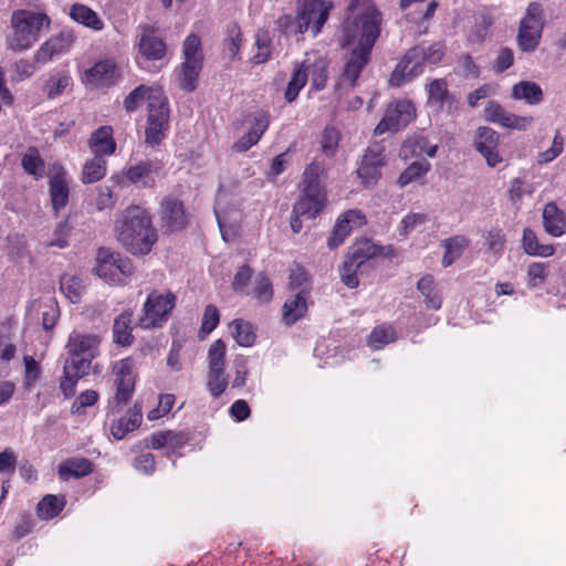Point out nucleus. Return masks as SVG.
Wrapping results in <instances>:
<instances>
[{
	"mask_svg": "<svg viewBox=\"0 0 566 566\" xmlns=\"http://www.w3.org/2000/svg\"><path fill=\"white\" fill-rule=\"evenodd\" d=\"M118 241L133 254L145 255L157 241L156 229L147 211L138 206L125 209L115 223Z\"/></svg>",
	"mask_w": 566,
	"mask_h": 566,
	"instance_id": "obj_1",
	"label": "nucleus"
},
{
	"mask_svg": "<svg viewBox=\"0 0 566 566\" xmlns=\"http://www.w3.org/2000/svg\"><path fill=\"white\" fill-rule=\"evenodd\" d=\"M380 23V14L369 0H352L343 27V45L373 49Z\"/></svg>",
	"mask_w": 566,
	"mask_h": 566,
	"instance_id": "obj_2",
	"label": "nucleus"
},
{
	"mask_svg": "<svg viewBox=\"0 0 566 566\" xmlns=\"http://www.w3.org/2000/svg\"><path fill=\"white\" fill-rule=\"evenodd\" d=\"M49 24V17L42 12L15 10L11 15L12 32L7 36L8 48L14 52L30 49L38 41L41 30Z\"/></svg>",
	"mask_w": 566,
	"mask_h": 566,
	"instance_id": "obj_3",
	"label": "nucleus"
},
{
	"mask_svg": "<svg viewBox=\"0 0 566 566\" xmlns=\"http://www.w3.org/2000/svg\"><path fill=\"white\" fill-rule=\"evenodd\" d=\"M443 56V45L440 42L428 48L416 46L409 50L391 73L389 84L400 86L423 72V62L436 64Z\"/></svg>",
	"mask_w": 566,
	"mask_h": 566,
	"instance_id": "obj_4",
	"label": "nucleus"
},
{
	"mask_svg": "<svg viewBox=\"0 0 566 566\" xmlns=\"http://www.w3.org/2000/svg\"><path fill=\"white\" fill-rule=\"evenodd\" d=\"M101 337L97 334L74 329L65 345V361L90 371L94 358L99 354Z\"/></svg>",
	"mask_w": 566,
	"mask_h": 566,
	"instance_id": "obj_5",
	"label": "nucleus"
},
{
	"mask_svg": "<svg viewBox=\"0 0 566 566\" xmlns=\"http://www.w3.org/2000/svg\"><path fill=\"white\" fill-rule=\"evenodd\" d=\"M333 7L332 0H298L296 31L301 34L311 31L312 35L316 36L326 23Z\"/></svg>",
	"mask_w": 566,
	"mask_h": 566,
	"instance_id": "obj_6",
	"label": "nucleus"
},
{
	"mask_svg": "<svg viewBox=\"0 0 566 566\" xmlns=\"http://www.w3.org/2000/svg\"><path fill=\"white\" fill-rule=\"evenodd\" d=\"M96 274L109 284H125L133 275L130 260L120 253L102 248L98 250Z\"/></svg>",
	"mask_w": 566,
	"mask_h": 566,
	"instance_id": "obj_7",
	"label": "nucleus"
},
{
	"mask_svg": "<svg viewBox=\"0 0 566 566\" xmlns=\"http://www.w3.org/2000/svg\"><path fill=\"white\" fill-rule=\"evenodd\" d=\"M176 296L171 292L153 291L146 298L138 325L146 329L161 327L175 307Z\"/></svg>",
	"mask_w": 566,
	"mask_h": 566,
	"instance_id": "obj_8",
	"label": "nucleus"
},
{
	"mask_svg": "<svg viewBox=\"0 0 566 566\" xmlns=\"http://www.w3.org/2000/svg\"><path fill=\"white\" fill-rule=\"evenodd\" d=\"M214 214L223 240L230 241L235 238L241 219L239 200L220 188L216 198Z\"/></svg>",
	"mask_w": 566,
	"mask_h": 566,
	"instance_id": "obj_9",
	"label": "nucleus"
},
{
	"mask_svg": "<svg viewBox=\"0 0 566 566\" xmlns=\"http://www.w3.org/2000/svg\"><path fill=\"white\" fill-rule=\"evenodd\" d=\"M544 27L543 9L539 3L532 2L526 9L518 29L517 41L520 48L525 52L534 51L541 40Z\"/></svg>",
	"mask_w": 566,
	"mask_h": 566,
	"instance_id": "obj_10",
	"label": "nucleus"
},
{
	"mask_svg": "<svg viewBox=\"0 0 566 566\" xmlns=\"http://www.w3.org/2000/svg\"><path fill=\"white\" fill-rule=\"evenodd\" d=\"M153 101L155 107L148 111L145 134L146 143L150 146H156L165 138V133L168 128L169 111L164 93L155 90Z\"/></svg>",
	"mask_w": 566,
	"mask_h": 566,
	"instance_id": "obj_11",
	"label": "nucleus"
},
{
	"mask_svg": "<svg viewBox=\"0 0 566 566\" xmlns=\"http://www.w3.org/2000/svg\"><path fill=\"white\" fill-rule=\"evenodd\" d=\"M123 175L127 181L139 188H153L157 179L164 176V163L158 158L137 160L128 165Z\"/></svg>",
	"mask_w": 566,
	"mask_h": 566,
	"instance_id": "obj_12",
	"label": "nucleus"
},
{
	"mask_svg": "<svg viewBox=\"0 0 566 566\" xmlns=\"http://www.w3.org/2000/svg\"><path fill=\"white\" fill-rule=\"evenodd\" d=\"M416 109L408 99L397 101L389 105L384 118L375 128L376 135H382L388 132H397L408 125L415 117Z\"/></svg>",
	"mask_w": 566,
	"mask_h": 566,
	"instance_id": "obj_13",
	"label": "nucleus"
},
{
	"mask_svg": "<svg viewBox=\"0 0 566 566\" xmlns=\"http://www.w3.org/2000/svg\"><path fill=\"white\" fill-rule=\"evenodd\" d=\"M119 69L112 59L97 61L93 66L85 70L83 82L91 87H109L117 83Z\"/></svg>",
	"mask_w": 566,
	"mask_h": 566,
	"instance_id": "obj_14",
	"label": "nucleus"
},
{
	"mask_svg": "<svg viewBox=\"0 0 566 566\" xmlns=\"http://www.w3.org/2000/svg\"><path fill=\"white\" fill-rule=\"evenodd\" d=\"M366 223L365 214L357 209L347 210L342 213L333 228V231L327 240L329 249H336L344 243L349 233L363 227Z\"/></svg>",
	"mask_w": 566,
	"mask_h": 566,
	"instance_id": "obj_15",
	"label": "nucleus"
},
{
	"mask_svg": "<svg viewBox=\"0 0 566 566\" xmlns=\"http://www.w3.org/2000/svg\"><path fill=\"white\" fill-rule=\"evenodd\" d=\"M484 118L505 128L525 130L533 122L531 116H518L504 109L497 102L488 103Z\"/></svg>",
	"mask_w": 566,
	"mask_h": 566,
	"instance_id": "obj_16",
	"label": "nucleus"
},
{
	"mask_svg": "<svg viewBox=\"0 0 566 566\" xmlns=\"http://www.w3.org/2000/svg\"><path fill=\"white\" fill-rule=\"evenodd\" d=\"M474 147L485 158L490 167H496L502 161L497 150L499 135L494 129L485 126L479 127L475 132Z\"/></svg>",
	"mask_w": 566,
	"mask_h": 566,
	"instance_id": "obj_17",
	"label": "nucleus"
},
{
	"mask_svg": "<svg viewBox=\"0 0 566 566\" xmlns=\"http://www.w3.org/2000/svg\"><path fill=\"white\" fill-rule=\"evenodd\" d=\"M134 389V364L130 358H126L120 360L118 366L114 402L118 406L127 403L133 396Z\"/></svg>",
	"mask_w": 566,
	"mask_h": 566,
	"instance_id": "obj_18",
	"label": "nucleus"
},
{
	"mask_svg": "<svg viewBox=\"0 0 566 566\" xmlns=\"http://www.w3.org/2000/svg\"><path fill=\"white\" fill-rule=\"evenodd\" d=\"M74 42L71 32L63 31L55 36L45 41L34 54V62L38 64H46L54 56L67 51Z\"/></svg>",
	"mask_w": 566,
	"mask_h": 566,
	"instance_id": "obj_19",
	"label": "nucleus"
},
{
	"mask_svg": "<svg viewBox=\"0 0 566 566\" xmlns=\"http://www.w3.org/2000/svg\"><path fill=\"white\" fill-rule=\"evenodd\" d=\"M163 227L168 231H177L186 227L187 213L180 200L167 197L161 202Z\"/></svg>",
	"mask_w": 566,
	"mask_h": 566,
	"instance_id": "obj_20",
	"label": "nucleus"
},
{
	"mask_svg": "<svg viewBox=\"0 0 566 566\" xmlns=\"http://www.w3.org/2000/svg\"><path fill=\"white\" fill-rule=\"evenodd\" d=\"M428 103L439 109L447 107L449 113L458 108L457 99L449 93L447 82L442 78L433 80L427 87Z\"/></svg>",
	"mask_w": 566,
	"mask_h": 566,
	"instance_id": "obj_21",
	"label": "nucleus"
},
{
	"mask_svg": "<svg viewBox=\"0 0 566 566\" xmlns=\"http://www.w3.org/2000/svg\"><path fill=\"white\" fill-rule=\"evenodd\" d=\"M324 191H303L301 199L294 205L293 213L314 219L325 206Z\"/></svg>",
	"mask_w": 566,
	"mask_h": 566,
	"instance_id": "obj_22",
	"label": "nucleus"
},
{
	"mask_svg": "<svg viewBox=\"0 0 566 566\" xmlns=\"http://www.w3.org/2000/svg\"><path fill=\"white\" fill-rule=\"evenodd\" d=\"M69 195L70 189L66 172L60 168L50 176V196L55 212H59L67 205Z\"/></svg>",
	"mask_w": 566,
	"mask_h": 566,
	"instance_id": "obj_23",
	"label": "nucleus"
},
{
	"mask_svg": "<svg viewBox=\"0 0 566 566\" xmlns=\"http://www.w3.org/2000/svg\"><path fill=\"white\" fill-rule=\"evenodd\" d=\"M270 119L268 114L260 113L254 117L253 127L232 146L234 151L242 153L258 144L268 129Z\"/></svg>",
	"mask_w": 566,
	"mask_h": 566,
	"instance_id": "obj_24",
	"label": "nucleus"
},
{
	"mask_svg": "<svg viewBox=\"0 0 566 566\" xmlns=\"http://www.w3.org/2000/svg\"><path fill=\"white\" fill-rule=\"evenodd\" d=\"M543 224L545 231L553 237L566 233V212L555 202H548L543 210Z\"/></svg>",
	"mask_w": 566,
	"mask_h": 566,
	"instance_id": "obj_25",
	"label": "nucleus"
},
{
	"mask_svg": "<svg viewBox=\"0 0 566 566\" xmlns=\"http://www.w3.org/2000/svg\"><path fill=\"white\" fill-rule=\"evenodd\" d=\"M91 150L99 157L113 155L116 149V143L113 138V128L111 126H101L88 139Z\"/></svg>",
	"mask_w": 566,
	"mask_h": 566,
	"instance_id": "obj_26",
	"label": "nucleus"
},
{
	"mask_svg": "<svg viewBox=\"0 0 566 566\" xmlns=\"http://www.w3.org/2000/svg\"><path fill=\"white\" fill-rule=\"evenodd\" d=\"M381 251L382 249L369 239H360L350 247L346 259L349 260L354 266L361 268L368 260L381 254Z\"/></svg>",
	"mask_w": 566,
	"mask_h": 566,
	"instance_id": "obj_27",
	"label": "nucleus"
},
{
	"mask_svg": "<svg viewBox=\"0 0 566 566\" xmlns=\"http://www.w3.org/2000/svg\"><path fill=\"white\" fill-rule=\"evenodd\" d=\"M138 46L147 60H160L166 53V44L150 28H144Z\"/></svg>",
	"mask_w": 566,
	"mask_h": 566,
	"instance_id": "obj_28",
	"label": "nucleus"
},
{
	"mask_svg": "<svg viewBox=\"0 0 566 566\" xmlns=\"http://www.w3.org/2000/svg\"><path fill=\"white\" fill-rule=\"evenodd\" d=\"M307 312V301L304 291L286 298L282 307V319L286 325H293Z\"/></svg>",
	"mask_w": 566,
	"mask_h": 566,
	"instance_id": "obj_29",
	"label": "nucleus"
},
{
	"mask_svg": "<svg viewBox=\"0 0 566 566\" xmlns=\"http://www.w3.org/2000/svg\"><path fill=\"white\" fill-rule=\"evenodd\" d=\"M371 49H358L355 48L348 61L346 62L343 78L344 81H348L350 84H354L361 73L363 69L366 66L369 60V54Z\"/></svg>",
	"mask_w": 566,
	"mask_h": 566,
	"instance_id": "obj_30",
	"label": "nucleus"
},
{
	"mask_svg": "<svg viewBox=\"0 0 566 566\" xmlns=\"http://www.w3.org/2000/svg\"><path fill=\"white\" fill-rule=\"evenodd\" d=\"M543 90L541 86L532 81H521L513 85L512 97L517 101H523L527 105H537L543 101Z\"/></svg>",
	"mask_w": 566,
	"mask_h": 566,
	"instance_id": "obj_31",
	"label": "nucleus"
},
{
	"mask_svg": "<svg viewBox=\"0 0 566 566\" xmlns=\"http://www.w3.org/2000/svg\"><path fill=\"white\" fill-rule=\"evenodd\" d=\"M93 470L91 461L84 458H70L59 465V475L66 481L70 478H83Z\"/></svg>",
	"mask_w": 566,
	"mask_h": 566,
	"instance_id": "obj_32",
	"label": "nucleus"
},
{
	"mask_svg": "<svg viewBox=\"0 0 566 566\" xmlns=\"http://www.w3.org/2000/svg\"><path fill=\"white\" fill-rule=\"evenodd\" d=\"M70 17L77 23L94 31H101L104 28V22L99 19L97 13L82 3H75L71 7Z\"/></svg>",
	"mask_w": 566,
	"mask_h": 566,
	"instance_id": "obj_33",
	"label": "nucleus"
},
{
	"mask_svg": "<svg viewBox=\"0 0 566 566\" xmlns=\"http://www.w3.org/2000/svg\"><path fill=\"white\" fill-rule=\"evenodd\" d=\"M88 373L86 369L65 361L63 376L60 381V389L65 398H71L75 394L77 381Z\"/></svg>",
	"mask_w": 566,
	"mask_h": 566,
	"instance_id": "obj_34",
	"label": "nucleus"
},
{
	"mask_svg": "<svg viewBox=\"0 0 566 566\" xmlns=\"http://www.w3.org/2000/svg\"><path fill=\"white\" fill-rule=\"evenodd\" d=\"M158 91L159 93H164L159 86H145L140 85L133 90L124 99L123 104L127 112H133L139 102L147 99L148 109L155 107V103L153 101L154 91Z\"/></svg>",
	"mask_w": 566,
	"mask_h": 566,
	"instance_id": "obj_35",
	"label": "nucleus"
},
{
	"mask_svg": "<svg viewBox=\"0 0 566 566\" xmlns=\"http://www.w3.org/2000/svg\"><path fill=\"white\" fill-rule=\"evenodd\" d=\"M132 312L122 313L114 322L113 335L114 342L122 346H129L133 342L132 335Z\"/></svg>",
	"mask_w": 566,
	"mask_h": 566,
	"instance_id": "obj_36",
	"label": "nucleus"
},
{
	"mask_svg": "<svg viewBox=\"0 0 566 566\" xmlns=\"http://www.w3.org/2000/svg\"><path fill=\"white\" fill-rule=\"evenodd\" d=\"M441 244L444 248L442 265L448 268L461 256L463 250L468 247L469 241L463 235H455L443 240Z\"/></svg>",
	"mask_w": 566,
	"mask_h": 566,
	"instance_id": "obj_37",
	"label": "nucleus"
},
{
	"mask_svg": "<svg viewBox=\"0 0 566 566\" xmlns=\"http://www.w3.org/2000/svg\"><path fill=\"white\" fill-rule=\"evenodd\" d=\"M203 64L182 62L180 71L177 73L179 86L187 92H192L197 87V80Z\"/></svg>",
	"mask_w": 566,
	"mask_h": 566,
	"instance_id": "obj_38",
	"label": "nucleus"
},
{
	"mask_svg": "<svg viewBox=\"0 0 566 566\" xmlns=\"http://www.w3.org/2000/svg\"><path fill=\"white\" fill-rule=\"evenodd\" d=\"M230 332L235 342L243 347H250L255 342V333L252 325L243 319H234L229 325Z\"/></svg>",
	"mask_w": 566,
	"mask_h": 566,
	"instance_id": "obj_39",
	"label": "nucleus"
},
{
	"mask_svg": "<svg viewBox=\"0 0 566 566\" xmlns=\"http://www.w3.org/2000/svg\"><path fill=\"white\" fill-rule=\"evenodd\" d=\"M308 72L310 69L304 63L298 65L293 74L292 78L287 84L286 91H285V99L287 102H293L298 96L300 91L305 86L307 78H308Z\"/></svg>",
	"mask_w": 566,
	"mask_h": 566,
	"instance_id": "obj_40",
	"label": "nucleus"
},
{
	"mask_svg": "<svg viewBox=\"0 0 566 566\" xmlns=\"http://www.w3.org/2000/svg\"><path fill=\"white\" fill-rule=\"evenodd\" d=\"M60 289L62 293L72 302L77 303L84 292L85 285L76 275L66 273L61 276Z\"/></svg>",
	"mask_w": 566,
	"mask_h": 566,
	"instance_id": "obj_41",
	"label": "nucleus"
},
{
	"mask_svg": "<svg viewBox=\"0 0 566 566\" xmlns=\"http://www.w3.org/2000/svg\"><path fill=\"white\" fill-rule=\"evenodd\" d=\"M71 76L65 72H53L44 85V92L50 99H54L63 94L71 84Z\"/></svg>",
	"mask_w": 566,
	"mask_h": 566,
	"instance_id": "obj_42",
	"label": "nucleus"
},
{
	"mask_svg": "<svg viewBox=\"0 0 566 566\" xmlns=\"http://www.w3.org/2000/svg\"><path fill=\"white\" fill-rule=\"evenodd\" d=\"M182 55L185 63L203 64V53L200 38L191 33L182 44Z\"/></svg>",
	"mask_w": 566,
	"mask_h": 566,
	"instance_id": "obj_43",
	"label": "nucleus"
},
{
	"mask_svg": "<svg viewBox=\"0 0 566 566\" xmlns=\"http://www.w3.org/2000/svg\"><path fill=\"white\" fill-rule=\"evenodd\" d=\"M65 506L63 496L45 495L38 504V514L42 520H51L56 516Z\"/></svg>",
	"mask_w": 566,
	"mask_h": 566,
	"instance_id": "obj_44",
	"label": "nucleus"
},
{
	"mask_svg": "<svg viewBox=\"0 0 566 566\" xmlns=\"http://www.w3.org/2000/svg\"><path fill=\"white\" fill-rule=\"evenodd\" d=\"M522 242L524 251L530 255L547 258L553 255L555 251L553 245L538 244L536 234L531 229L523 231Z\"/></svg>",
	"mask_w": 566,
	"mask_h": 566,
	"instance_id": "obj_45",
	"label": "nucleus"
},
{
	"mask_svg": "<svg viewBox=\"0 0 566 566\" xmlns=\"http://www.w3.org/2000/svg\"><path fill=\"white\" fill-rule=\"evenodd\" d=\"M21 165L24 171L35 179H40L45 174V165L39 151L35 148H30L22 157Z\"/></svg>",
	"mask_w": 566,
	"mask_h": 566,
	"instance_id": "obj_46",
	"label": "nucleus"
},
{
	"mask_svg": "<svg viewBox=\"0 0 566 566\" xmlns=\"http://www.w3.org/2000/svg\"><path fill=\"white\" fill-rule=\"evenodd\" d=\"M227 345L222 339L214 340L207 354L208 370H226Z\"/></svg>",
	"mask_w": 566,
	"mask_h": 566,
	"instance_id": "obj_47",
	"label": "nucleus"
},
{
	"mask_svg": "<svg viewBox=\"0 0 566 566\" xmlns=\"http://www.w3.org/2000/svg\"><path fill=\"white\" fill-rule=\"evenodd\" d=\"M106 175V160L96 156L87 160L83 167L82 178L85 184H93Z\"/></svg>",
	"mask_w": 566,
	"mask_h": 566,
	"instance_id": "obj_48",
	"label": "nucleus"
},
{
	"mask_svg": "<svg viewBox=\"0 0 566 566\" xmlns=\"http://www.w3.org/2000/svg\"><path fill=\"white\" fill-rule=\"evenodd\" d=\"M418 290L424 296L428 307L432 310L441 307L442 300L436 291L434 281L431 275H426L418 281Z\"/></svg>",
	"mask_w": 566,
	"mask_h": 566,
	"instance_id": "obj_49",
	"label": "nucleus"
},
{
	"mask_svg": "<svg viewBox=\"0 0 566 566\" xmlns=\"http://www.w3.org/2000/svg\"><path fill=\"white\" fill-rule=\"evenodd\" d=\"M534 186L532 182L523 178H514L511 181L509 189V198L513 206L520 208L521 202L525 196H532L534 192Z\"/></svg>",
	"mask_w": 566,
	"mask_h": 566,
	"instance_id": "obj_50",
	"label": "nucleus"
},
{
	"mask_svg": "<svg viewBox=\"0 0 566 566\" xmlns=\"http://www.w3.org/2000/svg\"><path fill=\"white\" fill-rule=\"evenodd\" d=\"M395 338V331L390 325H380L371 331L368 338V345L373 349H380L385 345L394 342Z\"/></svg>",
	"mask_w": 566,
	"mask_h": 566,
	"instance_id": "obj_51",
	"label": "nucleus"
},
{
	"mask_svg": "<svg viewBox=\"0 0 566 566\" xmlns=\"http://www.w3.org/2000/svg\"><path fill=\"white\" fill-rule=\"evenodd\" d=\"M226 370H208L207 389L213 398H219L228 388Z\"/></svg>",
	"mask_w": 566,
	"mask_h": 566,
	"instance_id": "obj_52",
	"label": "nucleus"
},
{
	"mask_svg": "<svg viewBox=\"0 0 566 566\" xmlns=\"http://www.w3.org/2000/svg\"><path fill=\"white\" fill-rule=\"evenodd\" d=\"M430 169V164L427 161H413L410 164L399 176L398 185L406 187L410 182L418 180L424 176Z\"/></svg>",
	"mask_w": 566,
	"mask_h": 566,
	"instance_id": "obj_53",
	"label": "nucleus"
},
{
	"mask_svg": "<svg viewBox=\"0 0 566 566\" xmlns=\"http://www.w3.org/2000/svg\"><path fill=\"white\" fill-rule=\"evenodd\" d=\"M255 53L252 60L256 64L266 62L271 56V38L268 32L259 31L255 35Z\"/></svg>",
	"mask_w": 566,
	"mask_h": 566,
	"instance_id": "obj_54",
	"label": "nucleus"
},
{
	"mask_svg": "<svg viewBox=\"0 0 566 566\" xmlns=\"http://www.w3.org/2000/svg\"><path fill=\"white\" fill-rule=\"evenodd\" d=\"M323 167L317 163H312L305 168L303 174V191H323L319 186V175Z\"/></svg>",
	"mask_w": 566,
	"mask_h": 566,
	"instance_id": "obj_55",
	"label": "nucleus"
},
{
	"mask_svg": "<svg viewBox=\"0 0 566 566\" xmlns=\"http://www.w3.org/2000/svg\"><path fill=\"white\" fill-rule=\"evenodd\" d=\"M340 133L334 126H327L322 134L321 149L326 156H333L336 153Z\"/></svg>",
	"mask_w": 566,
	"mask_h": 566,
	"instance_id": "obj_56",
	"label": "nucleus"
},
{
	"mask_svg": "<svg viewBox=\"0 0 566 566\" xmlns=\"http://www.w3.org/2000/svg\"><path fill=\"white\" fill-rule=\"evenodd\" d=\"M429 220L426 213L411 212L408 213L400 222L399 231L402 235H408L411 232L420 229Z\"/></svg>",
	"mask_w": 566,
	"mask_h": 566,
	"instance_id": "obj_57",
	"label": "nucleus"
},
{
	"mask_svg": "<svg viewBox=\"0 0 566 566\" xmlns=\"http://www.w3.org/2000/svg\"><path fill=\"white\" fill-rule=\"evenodd\" d=\"M253 296L261 303H268L271 301L273 296L272 284L265 275L259 274L255 277Z\"/></svg>",
	"mask_w": 566,
	"mask_h": 566,
	"instance_id": "obj_58",
	"label": "nucleus"
},
{
	"mask_svg": "<svg viewBox=\"0 0 566 566\" xmlns=\"http://www.w3.org/2000/svg\"><path fill=\"white\" fill-rule=\"evenodd\" d=\"M242 42V33L238 24L231 23L228 25V35L226 40V48L229 55L233 59L238 55Z\"/></svg>",
	"mask_w": 566,
	"mask_h": 566,
	"instance_id": "obj_59",
	"label": "nucleus"
},
{
	"mask_svg": "<svg viewBox=\"0 0 566 566\" xmlns=\"http://www.w3.org/2000/svg\"><path fill=\"white\" fill-rule=\"evenodd\" d=\"M357 175L361 179L364 186H373L380 177V166L371 165L361 160V164L357 169Z\"/></svg>",
	"mask_w": 566,
	"mask_h": 566,
	"instance_id": "obj_60",
	"label": "nucleus"
},
{
	"mask_svg": "<svg viewBox=\"0 0 566 566\" xmlns=\"http://www.w3.org/2000/svg\"><path fill=\"white\" fill-rule=\"evenodd\" d=\"M98 399V395L95 390L83 391L72 403L71 411L75 415H83L85 407L93 406Z\"/></svg>",
	"mask_w": 566,
	"mask_h": 566,
	"instance_id": "obj_61",
	"label": "nucleus"
},
{
	"mask_svg": "<svg viewBox=\"0 0 566 566\" xmlns=\"http://www.w3.org/2000/svg\"><path fill=\"white\" fill-rule=\"evenodd\" d=\"M360 269L361 268L354 266V264L346 259L339 269L342 282L349 289L358 286L359 280L357 273Z\"/></svg>",
	"mask_w": 566,
	"mask_h": 566,
	"instance_id": "obj_62",
	"label": "nucleus"
},
{
	"mask_svg": "<svg viewBox=\"0 0 566 566\" xmlns=\"http://www.w3.org/2000/svg\"><path fill=\"white\" fill-rule=\"evenodd\" d=\"M24 367H25V375H24V385L28 389H31L34 384L36 382L39 376H40V367L38 361L32 356H25L24 357Z\"/></svg>",
	"mask_w": 566,
	"mask_h": 566,
	"instance_id": "obj_63",
	"label": "nucleus"
},
{
	"mask_svg": "<svg viewBox=\"0 0 566 566\" xmlns=\"http://www.w3.org/2000/svg\"><path fill=\"white\" fill-rule=\"evenodd\" d=\"M564 139L559 132L555 134L551 148L538 155L539 164H548L554 160L563 151Z\"/></svg>",
	"mask_w": 566,
	"mask_h": 566,
	"instance_id": "obj_64",
	"label": "nucleus"
}]
</instances>
